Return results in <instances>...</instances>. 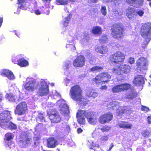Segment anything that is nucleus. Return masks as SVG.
<instances>
[{
  "label": "nucleus",
  "instance_id": "bf43d9fd",
  "mask_svg": "<svg viewBox=\"0 0 151 151\" xmlns=\"http://www.w3.org/2000/svg\"><path fill=\"white\" fill-rule=\"evenodd\" d=\"M81 103L82 104L83 106H85L87 104V103L86 101H83V102H81Z\"/></svg>",
  "mask_w": 151,
  "mask_h": 151
},
{
  "label": "nucleus",
  "instance_id": "58836bf2",
  "mask_svg": "<svg viewBox=\"0 0 151 151\" xmlns=\"http://www.w3.org/2000/svg\"><path fill=\"white\" fill-rule=\"evenodd\" d=\"M111 127L107 125H105L103 126L100 129V130L102 132H107L110 130Z\"/></svg>",
  "mask_w": 151,
  "mask_h": 151
},
{
  "label": "nucleus",
  "instance_id": "412c9836",
  "mask_svg": "<svg viewBox=\"0 0 151 151\" xmlns=\"http://www.w3.org/2000/svg\"><path fill=\"white\" fill-rule=\"evenodd\" d=\"M12 61L15 64H17L21 67H26L28 65V61L23 58L19 59L17 60V62H15L14 60H13Z\"/></svg>",
  "mask_w": 151,
  "mask_h": 151
},
{
  "label": "nucleus",
  "instance_id": "49530a36",
  "mask_svg": "<svg viewBox=\"0 0 151 151\" xmlns=\"http://www.w3.org/2000/svg\"><path fill=\"white\" fill-rule=\"evenodd\" d=\"M142 136L144 137H146L149 136V133L146 130H145L142 133Z\"/></svg>",
  "mask_w": 151,
  "mask_h": 151
},
{
  "label": "nucleus",
  "instance_id": "ea45409f",
  "mask_svg": "<svg viewBox=\"0 0 151 151\" xmlns=\"http://www.w3.org/2000/svg\"><path fill=\"white\" fill-rule=\"evenodd\" d=\"M5 145L6 146L9 147L10 148L14 147V143L12 141H9L5 144Z\"/></svg>",
  "mask_w": 151,
  "mask_h": 151
},
{
  "label": "nucleus",
  "instance_id": "bb28decb",
  "mask_svg": "<svg viewBox=\"0 0 151 151\" xmlns=\"http://www.w3.org/2000/svg\"><path fill=\"white\" fill-rule=\"evenodd\" d=\"M96 50L98 53L102 54H105L108 51V49L106 46H99L97 47Z\"/></svg>",
  "mask_w": 151,
  "mask_h": 151
},
{
  "label": "nucleus",
  "instance_id": "4be33fe9",
  "mask_svg": "<svg viewBox=\"0 0 151 151\" xmlns=\"http://www.w3.org/2000/svg\"><path fill=\"white\" fill-rule=\"evenodd\" d=\"M135 12L136 10L134 8L129 7L126 10V15L129 19H131L134 17Z\"/></svg>",
  "mask_w": 151,
  "mask_h": 151
},
{
  "label": "nucleus",
  "instance_id": "f257e3e1",
  "mask_svg": "<svg viewBox=\"0 0 151 151\" xmlns=\"http://www.w3.org/2000/svg\"><path fill=\"white\" fill-rule=\"evenodd\" d=\"M111 30L112 37L119 40L124 37L126 28L120 22L113 24L111 26Z\"/></svg>",
  "mask_w": 151,
  "mask_h": 151
},
{
  "label": "nucleus",
  "instance_id": "a18cd8bd",
  "mask_svg": "<svg viewBox=\"0 0 151 151\" xmlns=\"http://www.w3.org/2000/svg\"><path fill=\"white\" fill-rule=\"evenodd\" d=\"M135 14H137L139 16L142 17L143 15L144 14V12L142 10H139L137 12L136 11Z\"/></svg>",
  "mask_w": 151,
  "mask_h": 151
},
{
  "label": "nucleus",
  "instance_id": "603ef678",
  "mask_svg": "<svg viewBox=\"0 0 151 151\" xmlns=\"http://www.w3.org/2000/svg\"><path fill=\"white\" fill-rule=\"evenodd\" d=\"M38 118L41 120H43L44 119V117L42 114H39L38 116Z\"/></svg>",
  "mask_w": 151,
  "mask_h": 151
},
{
  "label": "nucleus",
  "instance_id": "393cba45",
  "mask_svg": "<svg viewBox=\"0 0 151 151\" xmlns=\"http://www.w3.org/2000/svg\"><path fill=\"white\" fill-rule=\"evenodd\" d=\"M144 1V0H126V3L129 5L132 6L136 4H137L139 6H142Z\"/></svg>",
  "mask_w": 151,
  "mask_h": 151
},
{
  "label": "nucleus",
  "instance_id": "dca6fc26",
  "mask_svg": "<svg viewBox=\"0 0 151 151\" xmlns=\"http://www.w3.org/2000/svg\"><path fill=\"white\" fill-rule=\"evenodd\" d=\"M0 75L2 77H6L9 80H12L14 78V76L11 71L5 69L0 72Z\"/></svg>",
  "mask_w": 151,
  "mask_h": 151
},
{
  "label": "nucleus",
  "instance_id": "7ed1b4c3",
  "mask_svg": "<svg viewBox=\"0 0 151 151\" xmlns=\"http://www.w3.org/2000/svg\"><path fill=\"white\" fill-rule=\"evenodd\" d=\"M111 76L107 72L100 73L93 78L92 81L97 85H101L110 81Z\"/></svg>",
  "mask_w": 151,
  "mask_h": 151
},
{
  "label": "nucleus",
  "instance_id": "c756f323",
  "mask_svg": "<svg viewBox=\"0 0 151 151\" xmlns=\"http://www.w3.org/2000/svg\"><path fill=\"white\" fill-rule=\"evenodd\" d=\"M103 68L101 66L96 65L89 69L90 72H99L101 71Z\"/></svg>",
  "mask_w": 151,
  "mask_h": 151
},
{
  "label": "nucleus",
  "instance_id": "f03ea898",
  "mask_svg": "<svg viewBox=\"0 0 151 151\" xmlns=\"http://www.w3.org/2000/svg\"><path fill=\"white\" fill-rule=\"evenodd\" d=\"M69 95L73 100L76 102H81L84 99L82 90L79 85L76 84L71 88Z\"/></svg>",
  "mask_w": 151,
  "mask_h": 151
},
{
  "label": "nucleus",
  "instance_id": "c9c22d12",
  "mask_svg": "<svg viewBox=\"0 0 151 151\" xmlns=\"http://www.w3.org/2000/svg\"><path fill=\"white\" fill-rule=\"evenodd\" d=\"M136 96V93H134L133 91H132L126 95L127 98L129 99H132L133 98H135Z\"/></svg>",
  "mask_w": 151,
  "mask_h": 151
},
{
  "label": "nucleus",
  "instance_id": "8fccbe9b",
  "mask_svg": "<svg viewBox=\"0 0 151 151\" xmlns=\"http://www.w3.org/2000/svg\"><path fill=\"white\" fill-rule=\"evenodd\" d=\"M134 59L133 58L130 57L129 58L128 62L130 64H132L134 63Z\"/></svg>",
  "mask_w": 151,
  "mask_h": 151
},
{
  "label": "nucleus",
  "instance_id": "2f4dec72",
  "mask_svg": "<svg viewBox=\"0 0 151 151\" xmlns=\"http://www.w3.org/2000/svg\"><path fill=\"white\" fill-rule=\"evenodd\" d=\"M6 98L10 102H14L16 100V97L15 96L11 93L7 94Z\"/></svg>",
  "mask_w": 151,
  "mask_h": 151
},
{
  "label": "nucleus",
  "instance_id": "9d476101",
  "mask_svg": "<svg viewBox=\"0 0 151 151\" xmlns=\"http://www.w3.org/2000/svg\"><path fill=\"white\" fill-rule=\"evenodd\" d=\"M85 117L87 118L88 122L91 124H94L96 122L97 118L96 115H94L92 111H86V115Z\"/></svg>",
  "mask_w": 151,
  "mask_h": 151
},
{
  "label": "nucleus",
  "instance_id": "de8ad7c7",
  "mask_svg": "<svg viewBox=\"0 0 151 151\" xmlns=\"http://www.w3.org/2000/svg\"><path fill=\"white\" fill-rule=\"evenodd\" d=\"M71 65V63L70 61H69L68 63H66L65 65V69L66 70L70 68Z\"/></svg>",
  "mask_w": 151,
  "mask_h": 151
},
{
  "label": "nucleus",
  "instance_id": "f3484780",
  "mask_svg": "<svg viewBox=\"0 0 151 151\" xmlns=\"http://www.w3.org/2000/svg\"><path fill=\"white\" fill-rule=\"evenodd\" d=\"M133 82L135 85L139 86L144 83V77L142 75H138L134 78Z\"/></svg>",
  "mask_w": 151,
  "mask_h": 151
},
{
  "label": "nucleus",
  "instance_id": "e433bc0d",
  "mask_svg": "<svg viewBox=\"0 0 151 151\" xmlns=\"http://www.w3.org/2000/svg\"><path fill=\"white\" fill-rule=\"evenodd\" d=\"M108 39L106 35H103L101 38L99 39V42L101 43H104L107 42Z\"/></svg>",
  "mask_w": 151,
  "mask_h": 151
},
{
  "label": "nucleus",
  "instance_id": "37998d69",
  "mask_svg": "<svg viewBox=\"0 0 151 151\" xmlns=\"http://www.w3.org/2000/svg\"><path fill=\"white\" fill-rule=\"evenodd\" d=\"M89 147L90 149H93V148L95 147L99 148V145L98 144H95L93 142H92L89 145Z\"/></svg>",
  "mask_w": 151,
  "mask_h": 151
},
{
  "label": "nucleus",
  "instance_id": "4468645a",
  "mask_svg": "<svg viewBox=\"0 0 151 151\" xmlns=\"http://www.w3.org/2000/svg\"><path fill=\"white\" fill-rule=\"evenodd\" d=\"M36 82L34 80L29 81L25 84L24 89L28 91H33L36 88Z\"/></svg>",
  "mask_w": 151,
  "mask_h": 151
},
{
  "label": "nucleus",
  "instance_id": "5701e85b",
  "mask_svg": "<svg viewBox=\"0 0 151 151\" xmlns=\"http://www.w3.org/2000/svg\"><path fill=\"white\" fill-rule=\"evenodd\" d=\"M28 3L26 0H17V4H19L18 8L24 10H25L27 8V4Z\"/></svg>",
  "mask_w": 151,
  "mask_h": 151
},
{
  "label": "nucleus",
  "instance_id": "338daca9",
  "mask_svg": "<svg viewBox=\"0 0 151 151\" xmlns=\"http://www.w3.org/2000/svg\"><path fill=\"white\" fill-rule=\"evenodd\" d=\"M66 127L68 129H70V127L68 125H67L66 126Z\"/></svg>",
  "mask_w": 151,
  "mask_h": 151
},
{
  "label": "nucleus",
  "instance_id": "b1692460",
  "mask_svg": "<svg viewBox=\"0 0 151 151\" xmlns=\"http://www.w3.org/2000/svg\"><path fill=\"white\" fill-rule=\"evenodd\" d=\"M59 107L60 108V110L63 114H67L69 113V107L67 104L62 103L60 104Z\"/></svg>",
  "mask_w": 151,
  "mask_h": 151
},
{
  "label": "nucleus",
  "instance_id": "6e6552de",
  "mask_svg": "<svg viewBox=\"0 0 151 151\" xmlns=\"http://www.w3.org/2000/svg\"><path fill=\"white\" fill-rule=\"evenodd\" d=\"M27 109L26 103L25 102H22L18 104L16 106L15 113L19 115L24 114Z\"/></svg>",
  "mask_w": 151,
  "mask_h": 151
},
{
  "label": "nucleus",
  "instance_id": "9b49d317",
  "mask_svg": "<svg viewBox=\"0 0 151 151\" xmlns=\"http://www.w3.org/2000/svg\"><path fill=\"white\" fill-rule=\"evenodd\" d=\"M86 115V111L79 110L76 113V118H77V121L80 124L84 125L85 123L86 119L83 116H85Z\"/></svg>",
  "mask_w": 151,
  "mask_h": 151
},
{
  "label": "nucleus",
  "instance_id": "a211bd4d",
  "mask_svg": "<svg viewBox=\"0 0 151 151\" xmlns=\"http://www.w3.org/2000/svg\"><path fill=\"white\" fill-rule=\"evenodd\" d=\"M47 145L48 147H55L57 145V141L54 137H50L47 140Z\"/></svg>",
  "mask_w": 151,
  "mask_h": 151
},
{
  "label": "nucleus",
  "instance_id": "6ab92c4d",
  "mask_svg": "<svg viewBox=\"0 0 151 151\" xmlns=\"http://www.w3.org/2000/svg\"><path fill=\"white\" fill-rule=\"evenodd\" d=\"M6 123L4 125H3L2 128L6 129H9L11 130H15L17 128L16 125L10 121H9L7 122H5Z\"/></svg>",
  "mask_w": 151,
  "mask_h": 151
},
{
  "label": "nucleus",
  "instance_id": "052dcab7",
  "mask_svg": "<svg viewBox=\"0 0 151 151\" xmlns=\"http://www.w3.org/2000/svg\"><path fill=\"white\" fill-rule=\"evenodd\" d=\"M3 22V19L2 18L0 17V27L2 23Z\"/></svg>",
  "mask_w": 151,
  "mask_h": 151
},
{
  "label": "nucleus",
  "instance_id": "680f3d73",
  "mask_svg": "<svg viewBox=\"0 0 151 151\" xmlns=\"http://www.w3.org/2000/svg\"><path fill=\"white\" fill-rule=\"evenodd\" d=\"M125 110L124 109V110H122V112H121L120 113H119V114H120L121 113H122V114H124L125 113Z\"/></svg>",
  "mask_w": 151,
  "mask_h": 151
},
{
  "label": "nucleus",
  "instance_id": "774afa93",
  "mask_svg": "<svg viewBox=\"0 0 151 151\" xmlns=\"http://www.w3.org/2000/svg\"><path fill=\"white\" fill-rule=\"evenodd\" d=\"M149 32H150L149 31H147V33H149Z\"/></svg>",
  "mask_w": 151,
  "mask_h": 151
},
{
  "label": "nucleus",
  "instance_id": "f704fd0d",
  "mask_svg": "<svg viewBox=\"0 0 151 151\" xmlns=\"http://www.w3.org/2000/svg\"><path fill=\"white\" fill-rule=\"evenodd\" d=\"M72 17L71 14H69L65 18V20L63 22V25L65 27H67L69 23V21L70 20Z\"/></svg>",
  "mask_w": 151,
  "mask_h": 151
},
{
  "label": "nucleus",
  "instance_id": "2eb2a0df",
  "mask_svg": "<svg viewBox=\"0 0 151 151\" xmlns=\"http://www.w3.org/2000/svg\"><path fill=\"white\" fill-rule=\"evenodd\" d=\"M49 118L52 123H57L60 122L61 118L58 113L56 112L53 114L50 113L48 115Z\"/></svg>",
  "mask_w": 151,
  "mask_h": 151
},
{
  "label": "nucleus",
  "instance_id": "ddd939ff",
  "mask_svg": "<svg viewBox=\"0 0 151 151\" xmlns=\"http://www.w3.org/2000/svg\"><path fill=\"white\" fill-rule=\"evenodd\" d=\"M41 86L37 92L38 95L41 96L47 95L49 93L48 85L46 83L44 82L42 84H41Z\"/></svg>",
  "mask_w": 151,
  "mask_h": 151
},
{
  "label": "nucleus",
  "instance_id": "aec40b11",
  "mask_svg": "<svg viewBox=\"0 0 151 151\" xmlns=\"http://www.w3.org/2000/svg\"><path fill=\"white\" fill-rule=\"evenodd\" d=\"M117 125L120 127L124 129H131L132 128L131 124L125 121H121L117 124Z\"/></svg>",
  "mask_w": 151,
  "mask_h": 151
},
{
  "label": "nucleus",
  "instance_id": "69168bd1",
  "mask_svg": "<svg viewBox=\"0 0 151 151\" xmlns=\"http://www.w3.org/2000/svg\"><path fill=\"white\" fill-rule=\"evenodd\" d=\"M149 4L150 6L151 7V1L149 3Z\"/></svg>",
  "mask_w": 151,
  "mask_h": 151
},
{
  "label": "nucleus",
  "instance_id": "79ce46f5",
  "mask_svg": "<svg viewBox=\"0 0 151 151\" xmlns=\"http://www.w3.org/2000/svg\"><path fill=\"white\" fill-rule=\"evenodd\" d=\"M101 11L102 14L105 16L107 14L106 9L105 6H103L101 7Z\"/></svg>",
  "mask_w": 151,
  "mask_h": 151
},
{
  "label": "nucleus",
  "instance_id": "cd10ccee",
  "mask_svg": "<svg viewBox=\"0 0 151 151\" xmlns=\"http://www.w3.org/2000/svg\"><path fill=\"white\" fill-rule=\"evenodd\" d=\"M121 67L122 74L127 73L130 71L131 67L128 65L126 64L121 65Z\"/></svg>",
  "mask_w": 151,
  "mask_h": 151
},
{
  "label": "nucleus",
  "instance_id": "a19ab883",
  "mask_svg": "<svg viewBox=\"0 0 151 151\" xmlns=\"http://www.w3.org/2000/svg\"><path fill=\"white\" fill-rule=\"evenodd\" d=\"M66 47L68 48L71 51H73L76 50L75 45L74 44H69L66 45Z\"/></svg>",
  "mask_w": 151,
  "mask_h": 151
},
{
  "label": "nucleus",
  "instance_id": "13d9d810",
  "mask_svg": "<svg viewBox=\"0 0 151 151\" xmlns=\"http://www.w3.org/2000/svg\"><path fill=\"white\" fill-rule=\"evenodd\" d=\"M106 2L109 3V2H111L114 1H115L116 0H104Z\"/></svg>",
  "mask_w": 151,
  "mask_h": 151
},
{
  "label": "nucleus",
  "instance_id": "3c124183",
  "mask_svg": "<svg viewBox=\"0 0 151 151\" xmlns=\"http://www.w3.org/2000/svg\"><path fill=\"white\" fill-rule=\"evenodd\" d=\"M108 137L107 136H102L100 139V140L102 141H106L108 139Z\"/></svg>",
  "mask_w": 151,
  "mask_h": 151
},
{
  "label": "nucleus",
  "instance_id": "20e7f679",
  "mask_svg": "<svg viewBox=\"0 0 151 151\" xmlns=\"http://www.w3.org/2000/svg\"><path fill=\"white\" fill-rule=\"evenodd\" d=\"M125 58L124 53L118 51L110 55L109 61L112 64H122L124 63Z\"/></svg>",
  "mask_w": 151,
  "mask_h": 151
},
{
  "label": "nucleus",
  "instance_id": "5fc2aeb1",
  "mask_svg": "<svg viewBox=\"0 0 151 151\" xmlns=\"http://www.w3.org/2000/svg\"><path fill=\"white\" fill-rule=\"evenodd\" d=\"M83 130L81 128H78L77 129V132L78 133H80L82 132Z\"/></svg>",
  "mask_w": 151,
  "mask_h": 151
},
{
  "label": "nucleus",
  "instance_id": "39448f33",
  "mask_svg": "<svg viewBox=\"0 0 151 151\" xmlns=\"http://www.w3.org/2000/svg\"><path fill=\"white\" fill-rule=\"evenodd\" d=\"M131 88L130 84L125 83L116 85L112 88L113 93H116L127 91Z\"/></svg>",
  "mask_w": 151,
  "mask_h": 151
},
{
  "label": "nucleus",
  "instance_id": "423d86ee",
  "mask_svg": "<svg viewBox=\"0 0 151 151\" xmlns=\"http://www.w3.org/2000/svg\"><path fill=\"white\" fill-rule=\"evenodd\" d=\"M12 119L10 116V111L8 110H5L0 113V127L2 128L3 125L5 124Z\"/></svg>",
  "mask_w": 151,
  "mask_h": 151
},
{
  "label": "nucleus",
  "instance_id": "0e129e2a",
  "mask_svg": "<svg viewBox=\"0 0 151 151\" xmlns=\"http://www.w3.org/2000/svg\"><path fill=\"white\" fill-rule=\"evenodd\" d=\"M39 139V138L38 137H36V140H38Z\"/></svg>",
  "mask_w": 151,
  "mask_h": 151
},
{
  "label": "nucleus",
  "instance_id": "4c0bfd02",
  "mask_svg": "<svg viewBox=\"0 0 151 151\" xmlns=\"http://www.w3.org/2000/svg\"><path fill=\"white\" fill-rule=\"evenodd\" d=\"M32 140L31 138L27 137L25 140H20V141L25 146H28L31 144Z\"/></svg>",
  "mask_w": 151,
  "mask_h": 151
},
{
  "label": "nucleus",
  "instance_id": "473e14b6",
  "mask_svg": "<svg viewBox=\"0 0 151 151\" xmlns=\"http://www.w3.org/2000/svg\"><path fill=\"white\" fill-rule=\"evenodd\" d=\"M14 137V135L12 133L7 132L5 135L4 140L9 141L12 139Z\"/></svg>",
  "mask_w": 151,
  "mask_h": 151
},
{
  "label": "nucleus",
  "instance_id": "72a5a7b5",
  "mask_svg": "<svg viewBox=\"0 0 151 151\" xmlns=\"http://www.w3.org/2000/svg\"><path fill=\"white\" fill-rule=\"evenodd\" d=\"M70 0H56V3L58 5H65L68 4Z\"/></svg>",
  "mask_w": 151,
  "mask_h": 151
},
{
  "label": "nucleus",
  "instance_id": "7c9ffc66",
  "mask_svg": "<svg viewBox=\"0 0 151 151\" xmlns=\"http://www.w3.org/2000/svg\"><path fill=\"white\" fill-rule=\"evenodd\" d=\"M121 67V65L114 67L112 69V72L119 75L122 74Z\"/></svg>",
  "mask_w": 151,
  "mask_h": 151
},
{
  "label": "nucleus",
  "instance_id": "c03bdc74",
  "mask_svg": "<svg viewBox=\"0 0 151 151\" xmlns=\"http://www.w3.org/2000/svg\"><path fill=\"white\" fill-rule=\"evenodd\" d=\"M86 56L89 60L93 59L92 55L89 52H87L86 53Z\"/></svg>",
  "mask_w": 151,
  "mask_h": 151
},
{
  "label": "nucleus",
  "instance_id": "0eeeda50",
  "mask_svg": "<svg viewBox=\"0 0 151 151\" xmlns=\"http://www.w3.org/2000/svg\"><path fill=\"white\" fill-rule=\"evenodd\" d=\"M113 115L110 113H107L101 115L98 118L99 123L101 124L107 123L113 119Z\"/></svg>",
  "mask_w": 151,
  "mask_h": 151
},
{
  "label": "nucleus",
  "instance_id": "4d7b16f0",
  "mask_svg": "<svg viewBox=\"0 0 151 151\" xmlns=\"http://www.w3.org/2000/svg\"><path fill=\"white\" fill-rule=\"evenodd\" d=\"M111 145L110 147L109 148L108 150V151H110L114 146L112 143H111Z\"/></svg>",
  "mask_w": 151,
  "mask_h": 151
},
{
  "label": "nucleus",
  "instance_id": "e2e57ef3",
  "mask_svg": "<svg viewBox=\"0 0 151 151\" xmlns=\"http://www.w3.org/2000/svg\"><path fill=\"white\" fill-rule=\"evenodd\" d=\"M44 1H50L51 0H42Z\"/></svg>",
  "mask_w": 151,
  "mask_h": 151
},
{
  "label": "nucleus",
  "instance_id": "864d4df0",
  "mask_svg": "<svg viewBox=\"0 0 151 151\" xmlns=\"http://www.w3.org/2000/svg\"><path fill=\"white\" fill-rule=\"evenodd\" d=\"M100 89L101 90H106L107 89V87L106 85H104L101 86Z\"/></svg>",
  "mask_w": 151,
  "mask_h": 151
},
{
  "label": "nucleus",
  "instance_id": "09e8293b",
  "mask_svg": "<svg viewBox=\"0 0 151 151\" xmlns=\"http://www.w3.org/2000/svg\"><path fill=\"white\" fill-rule=\"evenodd\" d=\"M142 111H145L147 112L149 111V109L148 107L144 106H142L141 107Z\"/></svg>",
  "mask_w": 151,
  "mask_h": 151
},
{
  "label": "nucleus",
  "instance_id": "c85d7f7f",
  "mask_svg": "<svg viewBox=\"0 0 151 151\" xmlns=\"http://www.w3.org/2000/svg\"><path fill=\"white\" fill-rule=\"evenodd\" d=\"M46 10H47L43 6H41L38 9L34 10V12L36 14L38 15L42 13L45 14Z\"/></svg>",
  "mask_w": 151,
  "mask_h": 151
},
{
  "label": "nucleus",
  "instance_id": "f8f14e48",
  "mask_svg": "<svg viewBox=\"0 0 151 151\" xmlns=\"http://www.w3.org/2000/svg\"><path fill=\"white\" fill-rule=\"evenodd\" d=\"M146 62L145 58L141 57L139 58L136 62V65L138 69L140 71L145 69Z\"/></svg>",
  "mask_w": 151,
  "mask_h": 151
},
{
  "label": "nucleus",
  "instance_id": "a878e982",
  "mask_svg": "<svg viewBox=\"0 0 151 151\" xmlns=\"http://www.w3.org/2000/svg\"><path fill=\"white\" fill-rule=\"evenodd\" d=\"M91 32L94 35H100L102 33V29L99 26H93L91 29Z\"/></svg>",
  "mask_w": 151,
  "mask_h": 151
},
{
  "label": "nucleus",
  "instance_id": "6e6d98bb",
  "mask_svg": "<svg viewBox=\"0 0 151 151\" xmlns=\"http://www.w3.org/2000/svg\"><path fill=\"white\" fill-rule=\"evenodd\" d=\"M147 121L149 124H151V116L147 117Z\"/></svg>",
  "mask_w": 151,
  "mask_h": 151
},
{
  "label": "nucleus",
  "instance_id": "1a4fd4ad",
  "mask_svg": "<svg viewBox=\"0 0 151 151\" xmlns=\"http://www.w3.org/2000/svg\"><path fill=\"white\" fill-rule=\"evenodd\" d=\"M85 61V58L84 56L80 55L78 56L73 60V65L75 67H81L84 65Z\"/></svg>",
  "mask_w": 151,
  "mask_h": 151
}]
</instances>
